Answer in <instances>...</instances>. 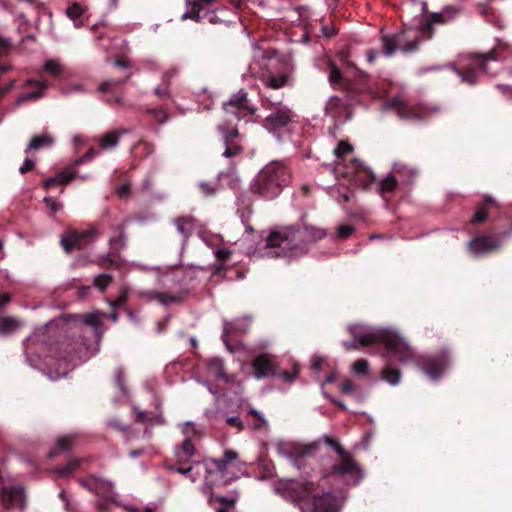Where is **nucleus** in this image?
Here are the masks:
<instances>
[{
  "label": "nucleus",
  "instance_id": "nucleus-48",
  "mask_svg": "<svg viewBox=\"0 0 512 512\" xmlns=\"http://www.w3.org/2000/svg\"><path fill=\"white\" fill-rule=\"evenodd\" d=\"M299 371H300L299 366L295 364L291 371L280 372L278 370V375L276 377H281L284 382L290 383L298 377Z\"/></svg>",
  "mask_w": 512,
  "mask_h": 512
},
{
  "label": "nucleus",
  "instance_id": "nucleus-35",
  "mask_svg": "<svg viewBox=\"0 0 512 512\" xmlns=\"http://www.w3.org/2000/svg\"><path fill=\"white\" fill-rule=\"evenodd\" d=\"M143 295L148 300H157L159 303L163 305H167L172 302H177L180 300L179 296L171 295L167 293H161V292H155V291H146L143 293Z\"/></svg>",
  "mask_w": 512,
  "mask_h": 512
},
{
  "label": "nucleus",
  "instance_id": "nucleus-60",
  "mask_svg": "<svg viewBox=\"0 0 512 512\" xmlns=\"http://www.w3.org/2000/svg\"><path fill=\"white\" fill-rule=\"evenodd\" d=\"M35 163L31 159H25L23 165L20 167L19 172L21 174H26L29 171H32L34 169Z\"/></svg>",
  "mask_w": 512,
  "mask_h": 512
},
{
  "label": "nucleus",
  "instance_id": "nucleus-5",
  "mask_svg": "<svg viewBox=\"0 0 512 512\" xmlns=\"http://www.w3.org/2000/svg\"><path fill=\"white\" fill-rule=\"evenodd\" d=\"M291 182L290 169L280 161L266 164L250 183V192L263 199L277 198Z\"/></svg>",
  "mask_w": 512,
  "mask_h": 512
},
{
  "label": "nucleus",
  "instance_id": "nucleus-11",
  "mask_svg": "<svg viewBox=\"0 0 512 512\" xmlns=\"http://www.w3.org/2000/svg\"><path fill=\"white\" fill-rule=\"evenodd\" d=\"M80 484L99 497L96 502L98 512H109L110 506L116 503V493L110 481L91 475L80 479Z\"/></svg>",
  "mask_w": 512,
  "mask_h": 512
},
{
  "label": "nucleus",
  "instance_id": "nucleus-47",
  "mask_svg": "<svg viewBox=\"0 0 512 512\" xmlns=\"http://www.w3.org/2000/svg\"><path fill=\"white\" fill-rule=\"evenodd\" d=\"M107 426L117 432L126 434L129 430V425L121 421L119 418H111L107 421Z\"/></svg>",
  "mask_w": 512,
  "mask_h": 512
},
{
  "label": "nucleus",
  "instance_id": "nucleus-52",
  "mask_svg": "<svg viewBox=\"0 0 512 512\" xmlns=\"http://www.w3.org/2000/svg\"><path fill=\"white\" fill-rule=\"evenodd\" d=\"M98 154H99V151L92 147L83 156H81L80 158L75 160L74 166H79V165L91 160Z\"/></svg>",
  "mask_w": 512,
  "mask_h": 512
},
{
  "label": "nucleus",
  "instance_id": "nucleus-34",
  "mask_svg": "<svg viewBox=\"0 0 512 512\" xmlns=\"http://www.w3.org/2000/svg\"><path fill=\"white\" fill-rule=\"evenodd\" d=\"M75 442L74 435H67L59 437L56 443V447L49 452V458L56 457L59 453L68 451L72 448Z\"/></svg>",
  "mask_w": 512,
  "mask_h": 512
},
{
  "label": "nucleus",
  "instance_id": "nucleus-20",
  "mask_svg": "<svg viewBox=\"0 0 512 512\" xmlns=\"http://www.w3.org/2000/svg\"><path fill=\"white\" fill-rule=\"evenodd\" d=\"M253 375L256 379L275 377L278 375V365L267 354L258 355L252 362Z\"/></svg>",
  "mask_w": 512,
  "mask_h": 512
},
{
  "label": "nucleus",
  "instance_id": "nucleus-22",
  "mask_svg": "<svg viewBox=\"0 0 512 512\" xmlns=\"http://www.w3.org/2000/svg\"><path fill=\"white\" fill-rule=\"evenodd\" d=\"M294 113L285 107L276 108L274 112L265 118V126L268 129L276 130L286 127L293 119Z\"/></svg>",
  "mask_w": 512,
  "mask_h": 512
},
{
  "label": "nucleus",
  "instance_id": "nucleus-2",
  "mask_svg": "<svg viewBox=\"0 0 512 512\" xmlns=\"http://www.w3.org/2000/svg\"><path fill=\"white\" fill-rule=\"evenodd\" d=\"M70 321L67 323L68 329L73 330V338L63 340L55 348V357L67 364L75 366L88 357L90 342L85 336L89 332L97 341L101 337V328L103 322L97 314L68 315Z\"/></svg>",
  "mask_w": 512,
  "mask_h": 512
},
{
  "label": "nucleus",
  "instance_id": "nucleus-43",
  "mask_svg": "<svg viewBox=\"0 0 512 512\" xmlns=\"http://www.w3.org/2000/svg\"><path fill=\"white\" fill-rule=\"evenodd\" d=\"M113 277L109 274H99L94 278V286L101 292H104L106 288L112 283Z\"/></svg>",
  "mask_w": 512,
  "mask_h": 512
},
{
  "label": "nucleus",
  "instance_id": "nucleus-1",
  "mask_svg": "<svg viewBox=\"0 0 512 512\" xmlns=\"http://www.w3.org/2000/svg\"><path fill=\"white\" fill-rule=\"evenodd\" d=\"M383 345L386 363L381 371V379L391 385H397L401 379V371L393 365V360L407 364L415 360V353L405 339L390 329H379L362 335L354 333V349Z\"/></svg>",
  "mask_w": 512,
  "mask_h": 512
},
{
  "label": "nucleus",
  "instance_id": "nucleus-37",
  "mask_svg": "<svg viewBox=\"0 0 512 512\" xmlns=\"http://www.w3.org/2000/svg\"><path fill=\"white\" fill-rule=\"evenodd\" d=\"M27 83L32 84L34 82L29 80V81H27ZM35 83L39 86V90L22 94L18 99L19 103H24L25 101L32 100V99H39L43 96V91L48 87V83L46 81L35 82Z\"/></svg>",
  "mask_w": 512,
  "mask_h": 512
},
{
  "label": "nucleus",
  "instance_id": "nucleus-3",
  "mask_svg": "<svg viewBox=\"0 0 512 512\" xmlns=\"http://www.w3.org/2000/svg\"><path fill=\"white\" fill-rule=\"evenodd\" d=\"M349 47L340 50L335 60H329L328 80L333 89L339 90L341 95L330 97L325 113L334 119L337 124L345 123L352 114V80L344 75L343 67L352 66Z\"/></svg>",
  "mask_w": 512,
  "mask_h": 512
},
{
  "label": "nucleus",
  "instance_id": "nucleus-15",
  "mask_svg": "<svg viewBox=\"0 0 512 512\" xmlns=\"http://www.w3.org/2000/svg\"><path fill=\"white\" fill-rule=\"evenodd\" d=\"M462 12L459 6L448 5L440 12H432L428 15L427 22L422 27V32L431 38L435 24L445 25L453 22Z\"/></svg>",
  "mask_w": 512,
  "mask_h": 512
},
{
  "label": "nucleus",
  "instance_id": "nucleus-6",
  "mask_svg": "<svg viewBox=\"0 0 512 512\" xmlns=\"http://www.w3.org/2000/svg\"><path fill=\"white\" fill-rule=\"evenodd\" d=\"M322 444L333 449L337 454L336 462L329 468H326L324 474L326 476H344L350 474L352 472V455L344 449L339 441L330 436H324L322 439L306 446L292 448L290 456L294 458V465L300 468L302 459L306 456L315 455L320 451Z\"/></svg>",
  "mask_w": 512,
  "mask_h": 512
},
{
  "label": "nucleus",
  "instance_id": "nucleus-18",
  "mask_svg": "<svg viewBox=\"0 0 512 512\" xmlns=\"http://www.w3.org/2000/svg\"><path fill=\"white\" fill-rule=\"evenodd\" d=\"M449 353L444 350L439 354L427 356L421 359L422 370L431 379H437L449 364Z\"/></svg>",
  "mask_w": 512,
  "mask_h": 512
},
{
  "label": "nucleus",
  "instance_id": "nucleus-24",
  "mask_svg": "<svg viewBox=\"0 0 512 512\" xmlns=\"http://www.w3.org/2000/svg\"><path fill=\"white\" fill-rule=\"evenodd\" d=\"M131 77V74H128L126 77L124 78H118V79H109V80H106L104 82H102L99 87H98V91L101 92V93H112V94H115V91L118 87L122 86L124 83H126V81ZM104 101L109 104V105H114V104H121L122 103V99L120 96H117V95H112V96H108L104 99Z\"/></svg>",
  "mask_w": 512,
  "mask_h": 512
},
{
  "label": "nucleus",
  "instance_id": "nucleus-63",
  "mask_svg": "<svg viewBox=\"0 0 512 512\" xmlns=\"http://www.w3.org/2000/svg\"><path fill=\"white\" fill-rule=\"evenodd\" d=\"M227 267L223 264H218L213 268L212 276L216 277H224L226 273Z\"/></svg>",
  "mask_w": 512,
  "mask_h": 512
},
{
  "label": "nucleus",
  "instance_id": "nucleus-57",
  "mask_svg": "<svg viewBox=\"0 0 512 512\" xmlns=\"http://www.w3.org/2000/svg\"><path fill=\"white\" fill-rule=\"evenodd\" d=\"M138 146L143 147L144 156L147 157L154 153L155 147L152 143L140 140Z\"/></svg>",
  "mask_w": 512,
  "mask_h": 512
},
{
  "label": "nucleus",
  "instance_id": "nucleus-58",
  "mask_svg": "<svg viewBox=\"0 0 512 512\" xmlns=\"http://www.w3.org/2000/svg\"><path fill=\"white\" fill-rule=\"evenodd\" d=\"M154 93L159 98H168L170 96L167 84L156 87Z\"/></svg>",
  "mask_w": 512,
  "mask_h": 512
},
{
  "label": "nucleus",
  "instance_id": "nucleus-9",
  "mask_svg": "<svg viewBox=\"0 0 512 512\" xmlns=\"http://www.w3.org/2000/svg\"><path fill=\"white\" fill-rule=\"evenodd\" d=\"M286 487L296 500L304 502V512H336V505L330 494L313 495L317 489L314 482L290 480Z\"/></svg>",
  "mask_w": 512,
  "mask_h": 512
},
{
  "label": "nucleus",
  "instance_id": "nucleus-53",
  "mask_svg": "<svg viewBox=\"0 0 512 512\" xmlns=\"http://www.w3.org/2000/svg\"><path fill=\"white\" fill-rule=\"evenodd\" d=\"M352 235V225L345 224L340 225L337 230V238L339 239H347Z\"/></svg>",
  "mask_w": 512,
  "mask_h": 512
},
{
  "label": "nucleus",
  "instance_id": "nucleus-32",
  "mask_svg": "<svg viewBox=\"0 0 512 512\" xmlns=\"http://www.w3.org/2000/svg\"><path fill=\"white\" fill-rule=\"evenodd\" d=\"M22 326V323L13 316L0 317V335L7 336L14 333Z\"/></svg>",
  "mask_w": 512,
  "mask_h": 512
},
{
  "label": "nucleus",
  "instance_id": "nucleus-62",
  "mask_svg": "<svg viewBox=\"0 0 512 512\" xmlns=\"http://www.w3.org/2000/svg\"><path fill=\"white\" fill-rule=\"evenodd\" d=\"M232 252L228 249H218L216 251V258L218 261H226L230 258Z\"/></svg>",
  "mask_w": 512,
  "mask_h": 512
},
{
  "label": "nucleus",
  "instance_id": "nucleus-36",
  "mask_svg": "<svg viewBox=\"0 0 512 512\" xmlns=\"http://www.w3.org/2000/svg\"><path fill=\"white\" fill-rule=\"evenodd\" d=\"M119 143V133L116 130H111L104 134L99 140L101 149H112Z\"/></svg>",
  "mask_w": 512,
  "mask_h": 512
},
{
  "label": "nucleus",
  "instance_id": "nucleus-12",
  "mask_svg": "<svg viewBox=\"0 0 512 512\" xmlns=\"http://www.w3.org/2000/svg\"><path fill=\"white\" fill-rule=\"evenodd\" d=\"M354 93L367 92L374 98H380L387 93L388 84L384 81H376L371 76L365 74L354 65Z\"/></svg>",
  "mask_w": 512,
  "mask_h": 512
},
{
  "label": "nucleus",
  "instance_id": "nucleus-59",
  "mask_svg": "<svg viewBox=\"0 0 512 512\" xmlns=\"http://www.w3.org/2000/svg\"><path fill=\"white\" fill-rule=\"evenodd\" d=\"M227 424L236 427L239 431H242L244 429L243 422L240 420L239 417L232 416L227 418Z\"/></svg>",
  "mask_w": 512,
  "mask_h": 512
},
{
  "label": "nucleus",
  "instance_id": "nucleus-7",
  "mask_svg": "<svg viewBox=\"0 0 512 512\" xmlns=\"http://www.w3.org/2000/svg\"><path fill=\"white\" fill-rule=\"evenodd\" d=\"M327 235L322 228L303 225L299 227H289L283 231L271 232L266 240V246L269 248H279L276 256L286 254V251L301 247L303 244L323 239Z\"/></svg>",
  "mask_w": 512,
  "mask_h": 512
},
{
  "label": "nucleus",
  "instance_id": "nucleus-8",
  "mask_svg": "<svg viewBox=\"0 0 512 512\" xmlns=\"http://www.w3.org/2000/svg\"><path fill=\"white\" fill-rule=\"evenodd\" d=\"M352 154V145L348 141H341L334 149L336 157L333 173L336 183L330 188L329 194L340 204H347L351 195L352 167L349 158Z\"/></svg>",
  "mask_w": 512,
  "mask_h": 512
},
{
  "label": "nucleus",
  "instance_id": "nucleus-28",
  "mask_svg": "<svg viewBox=\"0 0 512 512\" xmlns=\"http://www.w3.org/2000/svg\"><path fill=\"white\" fill-rule=\"evenodd\" d=\"M217 0H194V1H188V4L190 5V10L186 11L182 16L181 20L186 19H192L196 22H199L201 20V11L203 9V5H212Z\"/></svg>",
  "mask_w": 512,
  "mask_h": 512
},
{
  "label": "nucleus",
  "instance_id": "nucleus-29",
  "mask_svg": "<svg viewBox=\"0 0 512 512\" xmlns=\"http://www.w3.org/2000/svg\"><path fill=\"white\" fill-rule=\"evenodd\" d=\"M53 144L54 138L50 134L44 133L34 135L30 140L25 152L27 153L28 151H38L43 148L51 147Z\"/></svg>",
  "mask_w": 512,
  "mask_h": 512
},
{
  "label": "nucleus",
  "instance_id": "nucleus-27",
  "mask_svg": "<svg viewBox=\"0 0 512 512\" xmlns=\"http://www.w3.org/2000/svg\"><path fill=\"white\" fill-rule=\"evenodd\" d=\"M76 177L75 171L69 169H63L58 172L54 177H49L43 180V187L46 190L58 185H65L70 183Z\"/></svg>",
  "mask_w": 512,
  "mask_h": 512
},
{
  "label": "nucleus",
  "instance_id": "nucleus-17",
  "mask_svg": "<svg viewBox=\"0 0 512 512\" xmlns=\"http://www.w3.org/2000/svg\"><path fill=\"white\" fill-rule=\"evenodd\" d=\"M385 108L393 110L400 118L408 120H420L424 117V111L419 105H411L401 96H395L385 104Z\"/></svg>",
  "mask_w": 512,
  "mask_h": 512
},
{
  "label": "nucleus",
  "instance_id": "nucleus-42",
  "mask_svg": "<svg viewBox=\"0 0 512 512\" xmlns=\"http://www.w3.org/2000/svg\"><path fill=\"white\" fill-rule=\"evenodd\" d=\"M214 499L220 504V507L216 509V512H229V510L233 509L236 505V499L234 498L215 496Z\"/></svg>",
  "mask_w": 512,
  "mask_h": 512
},
{
  "label": "nucleus",
  "instance_id": "nucleus-21",
  "mask_svg": "<svg viewBox=\"0 0 512 512\" xmlns=\"http://www.w3.org/2000/svg\"><path fill=\"white\" fill-rule=\"evenodd\" d=\"M354 187L369 189L375 182V174L364 162L354 157Z\"/></svg>",
  "mask_w": 512,
  "mask_h": 512
},
{
  "label": "nucleus",
  "instance_id": "nucleus-19",
  "mask_svg": "<svg viewBox=\"0 0 512 512\" xmlns=\"http://www.w3.org/2000/svg\"><path fill=\"white\" fill-rule=\"evenodd\" d=\"M501 246V242L494 235L476 236L468 243V251L475 256L490 254Z\"/></svg>",
  "mask_w": 512,
  "mask_h": 512
},
{
  "label": "nucleus",
  "instance_id": "nucleus-61",
  "mask_svg": "<svg viewBox=\"0 0 512 512\" xmlns=\"http://www.w3.org/2000/svg\"><path fill=\"white\" fill-rule=\"evenodd\" d=\"M353 467H354V486L364 478V473L362 472L359 464L354 461V464H353Z\"/></svg>",
  "mask_w": 512,
  "mask_h": 512
},
{
  "label": "nucleus",
  "instance_id": "nucleus-16",
  "mask_svg": "<svg viewBox=\"0 0 512 512\" xmlns=\"http://www.w3.org/2000/svg\"><path fill=\"white\" fill-rule=\"evenodd\" d=\"M96 235L97 230L95 228L84 231L70 230L65 237L61 238V246L66 253H71L74 249L81 250L86 247Z\"/></svg>",
  "mask_w": 512,
  "mask_h": 512
},
{
  "label": "nucleus",
  "instance_id": "nucleus-46",
  "mask_svg": "<svg viewBox=\"0 0 512 512\" xmlns=\"http://www.w3.org/2000/svg\"><path fill=\"white\" fill-rule=\"evenodd\" d=\"M249 414L254 417L253 428L256 430H261L267 428V421L264 416L258 412L256 409H250Z\"/></svg>",
  "mask_w": 512,
  "mask_h": 512
},
{
  "label": "nucleus",
  "instance_id": "nucleus-54",
  "mask_svg": "<svg viewBox=\"0 0 512 512\" xmlns=\"http://www.w3.org/2000/svg\"><path fill=\"white\" fill-rule=\"evenodd\" d=\"M149 112L152 114L154 119L160 123H164L168 118L166 111L160 108L151 109Z\"/></svg>",
  "mask_w": 512,
  "mask_h": 512
},
{
  "label": "nucleus",
  "instance_id": "nucleus-39",
  "mask_svg": "<svg viewBox=\"0 0 512 512\" xmlns=\"http://www.w3.org/2000/svg\"><path fill=\"white\" fill-rule=\"evenodd\" d=\"M397 186H398V181H397L396 177L392 174H389L387 177H385L379 183L378 191L382 195L385 193H391V192L395 191Z\"/></svg>",
  "mask_w": 512,
  "mask_h": 512
},
{
  "label": "nucleus",
  "instance_id": "nucleus-30",
  "mask_svg": "<svg viewBox=\"0 0 512 512\" xmlns=\"http://www.w3.org/2000/svg\"><path fill=\"white\" fill-rule=\"evenodd\" d=\"M495 205L494 199L489 196H485L484 200L478 204L477 209L472 216L471 223L472 224H481L488 217V209Z\"/></svg>",
  "mask_w": 512,
  "mask_h": 512
},
{
  "label": "nucleus",
  "instance_id": "nucleus-23",
  "mask_svg": "<svg viewBox=\"0 0 512 512\" xmlns=\"http://www.w3.org/2000/svg\"><path fill=\"white\" fill-rule=\"evenodd\" d=\"M1 501L6 508L24 505V489L21 486H5L1 490Z\"/></svg>",
  "mask_w": 512,
  "mask_h": 512
},
{
  "label": "nucleus",
  "instance_id": "nucleus-26",
  "mask_svg": "<svg viewBox=\"0 0 512 512\" xmlns=\"http://www.w3.org/2000/svg\"><path fill=\"white\" fill-rule=\"evenodd\" d=\"M174 225L182 236L183 243L194 233L196 229V220L191 216H181L174 219Z\"/></svg>",
  "mask_w": 512,
  "mask_h": 512
},
{
  "label": "nucleus",
  "instance_id": "nucleus-38",
  "mask_svg": "<svg viewBox=\"0 0 512 512\" xmlns=\"http://www.w3.org/2000/svg\"><path fill=\"white\" fill-rule=\"evenodd\" d=\"M265 84L267 87L271 89H279L284 87L288 82V75L287 74H281V75H273L269 74L265 80Z\"/></svg>",
  "mask_w": 512,
  "mask_h": 512
},
{
  "label": "nucleus",
  "instance_id": "nucleus-31",
  "mask_svg": "<svg viewBox=\"0 0 512 512\" xmlns=\"http://www.w3.org/2000/svg\"><path fill=\"white\" fill-rule=\"evenodd\" d=\"M206 366L208 372L213 375L217 379L224 380L225 382H229L230 379L225 373L223 360L218 357L210 358L206 361Z\"/></svg>",
  "mask_w": 512,
  "mask_h": 512
},
{
  "label": "nucleus",
  "instance_id": "nucleus-45",
  "mask_svg": "<svg viewBox=\"0 0 512 512\" xmlns=\"http://www.w3.org/2000/svg\"><path fill=\"white\" fill-rule=\"evenodd\" d=\"M176 451L180 452L181 455L185 457L191 458L196 454L195 446L193 445L192 440L190 438H186Z\"/></svg>",
  "mask_w": 512,
  "mask_h": 512
},
{
  "label": "nucleus",
  "instance_id": "nucleus-50",
  "mask_svg": "<svg viewBox=\"0 0 512 512\" xmlns=\"http://www.w3.org/2000/svg\"><path fill=\"white\" fill-rule=\"evenodd\" d=\"M83 12L84 10L81 5L76 2L67 8V16L73 21H76L83 14Z\"/></svg>",
  "mask_w": 512,
  "mask_h": 512
},
{
  "label": "nucleus",
  "instance_id": "nucleus-56",
  "mask_svg": "<svg viewBox=\"0 0 512 512\" xmlns=\"http://www.w3.org/2000/svg\"><path fill=\"white\" fill-rule=\"evenodd\" d=\"M275 55V52L273 50H265L262 52L261 54V61L258 62V64L261 66V67H264L266 68L267 67V62L272 59Z\"/></svg>",
  "mask_w": 512,
  "mask_h": 512
},
{
  "label": "nucleus",
  "instance_id": "nucleus-14",
  "mask_svg": "<svg viewBox=\"0 0 512 512\" xmlns=\"http://www.w3.org/2000/svg\"><path fill=\"white\" fill-rule=\"evenodd\" d=\"M407 31L402 30L394 35H384L382 37V45L384 53L387 56H391L397 49H401L403 52L416 51L419 45L417 40L409 41L407 39Z\"/></svg>",
  "mask_w": 512,
  "mask_h": 512
},
{
  "label": "nucleus",
  "instance_id": "nucleus-4",
  "mask_svg": "<svg viewBox=\"0 0 512 512\" xmlns=\"http://www.w3.org/2000/svg\"><path fill=\"white\" fill-rule=\"evenodd\" d=\"M224 123L219 125V131L223 136L225 150L223 156L232 158L242 153L243 147L237 142L239 131L237 121L252 116L256 108L250 103L247 92L241 89L233 94L227 102L223 103Z\"/></svg>",
  "mask_w": 512,
  "mask_h": 512
},
{
  "label": "nucleus",
  "instance_id": "nucleus-49",
  "mask_svg": "<svg viewBox=\"0 0 512 512\" xmlns=\"http://www.w3.org/2000/svg\"><path fill=\"white\" fill-rule=\"evenodd\" d=\"M369 372V363L365 359H359L354 362V374L365 376Z\"/></svg>",
  "mask_w": 512,
  "mask_h": 512
},
{
  "label": "nucleus",
  "instance_id": "nucleus-44",
  "mask_svg": "<svg viewBox=\"0 0 512 512\" xmlns=\"http://www.w3.org/2000/svg\"><path fill=\"white\" fill-rule=\"evenodd\" d=\"M479 14L487 21L492 22L495 18V9L485 3L477 4Z\"/></svg>",
  "mask_w": 512,
  "mask_h": 512
},
{
  "label": "nucleus",
  "instance_id": "nucleus-51",
  "mask_svg": "<svg viewBox=\"0 0 512 512\" xmlns=\"http://www.w3.org/2000/svg\"><path fill=\"white\" fill-rule=\"evenodd\" d=\"M134 412H135V421L137 423H146L148 421H152L154 418V415L152 412L141 411L138 409H134Z\"/></svg>",
  "mask_w": 512,
  "mask_h": 512
},
{
  "label": "nucleus",
  "instance_id": "nucleus-13",
  "mask_svg": "<svg viewBox=\"0 0 512 512\" xmlns=\"http://www.w3.org/2000/svg\"><path fill=\"white\" fill-rule=\"evenodd\" d=\"M109 243L112 247V252L100 257L98 265L103 269H121L125 266V260L118 251L122 249L126 243V236L122 227H120L118 235L113 236L109 240Z\"/></svg>",
  "mask_w": 512,
  "mask_h": 512
},
{
  "label": "nucleus",
  "instance_id": "nucleus-25",
  "mask_svg": "<svg viewBox=\"0 0 512 512\" xmlns=\"http://www.w3.org/2000/svg\"><path fill=\"white\" fill-rule=\"evenodd\" d=\"M175 463L170 465L168 468L177 473L188 476L192 481L196 480V477L191 475L193 470L192 464L194 461L191 457H185L180 452L175 451Z\"/></svg>",
  "mask_w": 512,
  "mask_h": 512
},
{
  "label": "nucleus",
  "instance_id": "nucleus-55",
  "mask_svg": "<svg viewBox=\"0 0 512 512\" xmlns=\"http://www.w3.org/2000/svg\"><path fill=\"white\" fill-rule=\"evenodd\" d=\"M43 202L46 204V206L53 211L54 213L61 210L62 205L58 203L54 198L52 197H45Z\"/></svg>",
  "mask_w": 512,
  "mask_h": 512
},
{
  "label": "nucleus",
  "instance_id": "nucleus-33",
  "mask_svg": "<svg viewBox=\"0 0 512 512\" xmlns=\"http://www.w3.org/2000/svg\"><path fill=\"white\" fill-rule=\"evenodd\" d=\"M234 332L244 333L246 332V329L236 321L225 322L223 327L222 340L230 352L236 351V349L229 343V335Z\"/></svg>",
  "mask_w": 512,
  "mask_h": 512
},
{
  "label": "nucleus",
  "instance_id": "nucleus-10",
  "mask_svg": "<svg viewBox=\"0 0 512 512\" xmlns=\"http://www.w3.org/2000/svg\"><path fill=\"white\" fill-rule=\"evenodd\" d=\"M498 56L495 48L486 53L469 54L458 65H453L452 70L463 83L474 86L479 82L481 74H488V62L497 60Z\"/></svg>",
  "mask_w": 512,
  "mask_h": 512
},
{
  "label": "nucleus",
  "instance_id": "nucleus-64",
  "mask_svg": "<svg viewBox=\"0 0 512 512\" xmlns=\"http://www.w3.org/2000/svg\"><path fill=\"white\" fill-rule=\"evenodd\" d=\"M200 189L206 196L213 195L215 193V188L207 182H202L200 184Z\"/></svg>",
  "mask_w": 512,
  "mask_h": 512
},
{
  "label": "nucleus",
  "instance_id": "nucleus-40",
  "mask_svg": "<svg viewBox=\"0 0 512 512\" xmlns=\"http://www.w3.org/2000/svg\"><path fill=\"white\" fill-rule=\"evenodd\" d=\"M81 464V459L75 458L70 460L68 463L56 468V473L60 477H67L71 475Z\"/></svg>",
  "mask_w": 512,
  "mask_h": 512
},
{
  "label": "nucleus",
  "instance_id": "nucleus-41",
  "mask_svg": "<svg viewBox=\"0 0 512 512\" xmlns=\"http://www.w3.org/2000/svg\"><path fill=\"white\" fill-rule=\"evenodd\" d=\"M44 70L55 78H59L63 72V66L57 60H47L44 64Z\"/></svg>",
  "mask_w": 512,
  "mask_h": 512
}]
</instances>
